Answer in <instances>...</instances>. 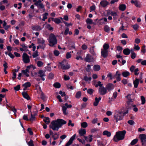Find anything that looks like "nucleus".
Here are the masks:
<instances>
[{"label": "nucleus", "mask_w": 146, "mask_h": 146, "mask_svg": "<svg viewBox=\"0 0 146 146\" xmlns=\"http://www.w3.org/2000/svg\"><path fill=\"white\" fill-rule=\"evenodd\" d=\"M108 50H103L101 49V56L104 58H106L108 55Z\"/></svg>", "instance_id": "ddd939ff"}, {"label": "nucleus", "mask_w": 146, "mask_h": 146, "mask_svg": "<svg viewBox=\"0 0 146 146\" xmlns=\"http://www.w3.org/2000/svg\"><path fill=\"white\" fill-rule=\"evenodd\" d=\"M53 86L56 88H59L60 87V84L58 82H56L54 84Z\"/></svg>", "instance_id": "37998d69"}, {"label": "nucleus", "mask_w": 146, "mask_h": 146, "mask_svg": "<svg viewBox=\"0 0 146 146\" xmlns=\"http://www.w3.org/2000/svg\"><path fill=\"white\" fill-rule=\"evenodd\" d=\"M37 41L39 44H44L45 42V41L43 38H41L37 39Z\"/></svg>", "instance_id": "c85d7f7f"}, {"label": "nucleus", "mask_w": 146, "mask_h": 146, "mask_svg": "<svg viewBox=\"0 0 146 146\" xmlns=\"http://www.w3.org/2000/svg\"><path fill=\"white\" fill-rule=\"evenodd\" d=\"M73 141V136H72L69 141L66 144L65 146H71Z\"/></svg>", "instance_id": "a878e982"}, {"label": "nucleus", "mask_w": 146, "mask_h": 146, "mask_svg": "<svg viewBox=\"0 0 146 146\" xmlns=\"http://www.w3.org/2000/svg\"><path fill=\"white\" fill-rule=\"evenodd\" d=\"M21 46L22 47V48H20V50L21 51L26 52L29 51L27 46H26L25 44H21Z\"/></svg>", "instance_id": "2eb2a0df"}, {"label": "nucleus", "mask_w": 146, "mask_h": 146, "mask_svg": "<svg viewBox=\"0 0 146 146\" xmlns=\"http://www.w3.org/2000/svg\"><path fill=\"white\" fill-rule=\"evenodd\" d=\"M127 123L131 125H133L135 124V122L133 121L132 120H129Z\"/></svg>", "instance_id": "e2e57ef3"}, {"label": "nucleus", "mask_w": 146, "mask_h": 146, "mask_svg": "<svg viewBox=\"0 0 146 146\" xmlns=\"http://www.w3.org/2000/svg\"><path fill=\"white\" fill-rule=\"evenodd\" d=\"M104 30L106 33H108L110 30V28L108 25H105L104 28Z\"/></svg>", "instance_id": "4c0bfd02"}, {"label": "nucleus", "mask_w": 146, "mask_h": 146, "mask_svg": "<svg viewBox=\"0 0 146 146\" xmlns=\"http://www.w3.org/2000/svg\"><path fill=\"white\" fill-rule=\"evenodd\" d=\"M131 95L130 94H128L126 96V97L127 99L128 100V102L129 103L132 102V99L131 98Z\"/></svg>", "instance_id": "49530a36"}, {"label": "nucleus", "mask_w": 146, "mask_h": 146, "mask_svg": "<svg viewBox=\"0 0 146 146\" xmlns=\"http://www.w3.org/2000/svg\"><path fill=\"white\" fill-rule=\"evenodd\" d=\"M48 15V13H46L43 14V18L42 19V20L43 21H45V20L47 19V16Z\"/></svg>", "instance_id": "ea45409f"}, {"label": "nucleus", "mask_w": 146, "mask_h": 146, "mask_svg": "<svg viewBox=\"0 0 146 146\" xmlns=\"http://www.w3.org/2000/svg\"><path fill=\"white\" fill-rule=\"evenodd\" d=\"M103 20V18H102L101 19H100L99 20L98 22V24L100 25H103V24H106L107 23H105V22L101 21L102 20Z\"/></svg>", "instance_id": "09e8293b"}, {"label": "nucleus", "mask_w": 146, "mask_h": 146, "mask_svg": "<svg viewBox=\"0 0 146 146\" xmlns=\"http://www.w3.org/2000/svg\"><path fill=\"white\" fill-rule=\"evenodd\" d=\"M138 141L137 139H135L133 140L131 142L130 144L131 145H133L136 144Z\"/></svg>", "instance_id": "79ce46f5"}, {"label": "nucleus", "mask_w": 146, "mask_h": 146, "mask_svg": "<svg viewBox=\"0 0 146 146\" xmlns=\"http://www.w3.org/2000/svg\"><path fill=\"white\" fill-rule=\"evenodd\" d=\"M109 2L106 0H103L101 1L100 3V4L103 7H106L108 5Z\"/></svg>", "instance_id": "dca6fc26"}, {"label": "nucleus", "mask_w": 146, "mask_h": 146, "mask_svg": "<svg viewBox=\"0 0 146 146\" xmlns=\"http://www.w3.org/2000/svg\"><path fill=\"white\" fill-rule=\"evenodd\" d=\"M139 137L141 140L142 145H144L146 142V135L144 134H141L139 135Z\"/></svg>", "instance_id": "1a4fd4ad"}, {"label": "nucleus", "mask_w": 146, "mask_h": 146, "mask_svg": "<svg viewBox=\"0 0 146 146\" xmlns=\"http://www.w3.org/2000/svg\"><path fill=\"white\" fill-rule=\"evenodd\" d=\"M46 28L50 31L53 30V28L51 27V25L50 24H48L46 25Z\"/></svg>", "instance_id": "69168bd1"}, {"label": "nucleus", "mask_w": 146, "mask_h": 146, "mask_svg": "<svg viewBox=\"0 0 146 146\" xmlns=\"http://www.w3.org/2000/svg\"><path fill=\"white\" fill-rule=\"evenodd\" d=\"M32 29L37 31H39L41 30V28L39 26H34L32 27Z\"/></svg>", "instance_id": "c756f323"}, {"label": "nucleus", "mask_w": 146, "mask_h": 146, "mask_svg": "<svg viewBox=\"0 0 146 146\" xmlns=\"http://www.w3.org/2000/svg\"><path fill=\"white\" fill-rule=\"evenodd\" d=\"M38 76L41 78V80L43 81L45 80V78L43 77L45 76V72L42 70H41L38 72Z\"/></svg>", "instance_id": "f8f14e48"}, {"label": "nucleus", "mask_w": 146, "mask_h": 146, "mask_svg": "<svg viewBox=\"0 0 146 146\" xmlns=\"http://www.w3.org/2000/svg\"><path fill=\"white\" fill-rule=\"evenodd\" d=\"M37 7L39 8L42 9L44 12L45 11L44 6L42 3H41L40 4H39V5L37 6Z\"/></svg>", "instance_id": "f704fd0d"}, {"label": "nucleus", "mask_w": 146, "mask_h": 146, "mask_svg": "<svg viewBox=\"0 0 146 146\" xmlns=\"http://www.w3.org/2000/svg\"><path fill=\"white\" fill-rule=\"evenodd\" d=\"M105 87L108 92H110L114 89V86L113 84L109 83L106 85Z\"/></svg>", "instance_id": "9d476101"}, {"label": "nucleus", "mask_w": 146, "mask_h": 146, "mask_svg": "<svg viewBox=\"0 0 146 146\" xmlns=\"http://www.w3.org/2000/svg\"><path fill=\"white\" fill-rule=\"evenodd\" d=\"M48 41L49 45L52 47L53 46L57 43V40L55 36L53 34H51L49 36Z\"/></svg>", "instance_id": "7ed1b4c3"}, {"label": "nucleus", "mask_w": 146, "mask_h": 146, "mask_svg": "<svg viewBox=\"0 0 146 146\" xmlns=\"http://www.w3.org/2000/svg\"><path fill=\"white\" fill-rule=\"evenodd\" d=\"M114 118L117 123L118 122V121L122 120L123 117L122 114V111L116 112L114 115Z\"/></svg>", "instance_id": "20e7f679"}, {"label": "nucleus", "mask_w": 146, "mask_h": 146, "mask_svg": "<svg viewBox=\"0 0 146 146\" xmlns=\"http://www.w3.org/2000/svg\"><path fill=\"white\" fill-rule=\"evenodd\" d=\"M102 134L104 135H107L108 137H110L111 135V133L107 130L104 131Z\"/></svg>", "instance_id": "bb28decb"}, {"label": "nucleus", "mask_w": 146, "mask_h": 146, "mask_svg": "<svg viewBox=\"0 0 146 146\" xmlns=\"http://www.w3.org/2000/svg\"><path fill=\"white\" fill-rule=\"evenodd\" d=\"M93 70L95 71H98L100 69V65H95L93 67Z\"/></svg>", "instance_id": "cd10ccee"}, {"label": "nucleus", "mask_w": 146, "mask_h": 146, "mask_svg": "<svg viewBox=\"0 0 146 146\" xmlns=\"http://www.w3.org/2000/svg\"><path fill=\"white\" fill-rule=\"evenodd\" d=\"M67 108L65 106H62V110L63 113V114L65 115H66L67 114V113L66 112Z\"/></svg>", "instance_id": "a19ab883"}, {"label": "nucleus", "mask_w": 146, "mask_h": 146, "mask_svg": "<svg viewBox=\"0 0 146 146\" xmlns=\"http://www.w3.org/2000/svg\"><path fill=\"white\" fill-rule=\"evenodd\" d=\"M37 115V111L36 110L33 111L32 113L31 111V117L29 119V121H33L35 120V116Z\"/></svg>", "instance_id": "6e6552de"}, {"label": "nucleus", "mask_w": 146, "mask_h": 146, "mask_svg": "<svg viewBox=\"0 0 146 146\" xmlns=\"http://www.w3.org/2000/svg\"><path fill=\"white\" fill-rule=\"evenodd\" d=\"M36 64L38 67H42L44 64V63L41 61H38L36 62Z\"/></svg>", "instance_id": "72a5a7b5"}, {"label": "nucleus", "mask_w": 146, "mask_h": 146, "mask_svg": "<svg viewBox=\"0 0 146 146\" xmlns=\"http://www.w3.org/2000/svg\"><path fill=\"white\" fill-rule=\"evenodd\" d=\"M92 79L91 77H88L87 76H85L84 78V80L86 81H87L88 80L90 81Z\"/></svg>", "instance_id": "5fc2aeb1"}, {"label": "nucleus", "mask_w": 146, "mask_h": 146, "mask_svg": "<svg viewBox=\"0 0 146 146\" xmlns=\"http://www.w3.org/2000/svg\"><path fill=\"white\" fill-rule=\"evenodd\" d=\"M60 64L61 66V68L63 69L67 70L70 68V65L67 63V60L66 59H64Z\"/></svg>", "instance_id": "39448f33"}, {"label": "nucleus", "mask_w": 146, "mask_h": 146, "mask_svg": "<svg viewBox=\"0 0 146 146\" xmlns=\"http://www.w3.org/2000/svg\"><path fill=\"white\" fill-rule=\"evenodd\" d=\"M103 50H108V49L109 48V46L108 44L105 43L103 46Z\"/></svg>", "instance_id": "e433bc0d"}, {"label": "nucleus", "mask_w": 146, "mask_h": 146, "mask_svg": "<svg viewBox=\"0 0 146 146\" xmlns=\"http://www.w3.org/2000/svg\"><path fill=\"white\" fill-rule=\"evenodd\" d=\"M86 22L87 24H92L93 23L92 20L89 18H87L86 19Z\"/></svg>", "instance_id": "8fccbe9b"}, {"label": "nucleus", "mask_w": 146, "mask_h": 146, "mask_svg": "<svg viewBox=\"0 0 146 146\" xmlns=\"http://www.w3.org/2000/svg\"><path fill=\"white\" fill-rule=\"evenodd\" d=\"M94 90L91 88L88 89L87 90V93L90 95H92L93 94Z\"/></svg>", "instance_id": "c03bdc74"}, {"label": "nucleus", "mask_w": 146, "mask_h": 146, "mask_svg": "<svg viewBox=\"0 0 146 146\" xmlns=\"http://www.w3.org/2000/svg\"><path fill=\"white\" fill-rule=\"evenodd\" d=\"M79 133L81 136H83L86 134V131L85 129H81L79 131Z\"/></svg>", "instance_id": "aec40b11"}, {"label": "nucleus", "mask_w": 146, "mask_h": 146, "mask_svg": "<svg viewBox=\"0 0 146 146\" xmlns=\"http://www.w3.org/2000/svg\"><path fill=\"white\" fill-rule=\"evenodd\" d=\"M132 27L135 30L137 31L139 27V26L137 24H135L133 25H132Z\"/></svg>", "instance_id": "de8ad7c7"}, {"label": "nucleus", "mask_w": 146, "mask_h": 146, "mask_svg": "<svg viewBox=\"0 0 146 146\" xmlns=\"http://www.w3.org/2000/svg\"><path fill=\"white\" fill-rule=\"evenodd\" d=\"M66 121L60 119H58L56 120L53 121L49 126L50 128L54 131H58L63 125L66 124Z\"/></svg>", "instance_id": "f257e3e1"}, {"label": "nucleus", "mask_w": 146, "mask_h": 146, "mask_svg": "<svg viewBox=\"0 0 146 146\" xmlns=\"http://www.w3.org/2000/svg\"><path fill=\"white\" fill-rule=\"evenodd\" d=\"M139 79L136 78L135 80L133 82L134 88H136L138 87V86L139 84Z\"/></svg>", "instance_id": "6ab92c4d"}, {"label": "nucleus", "mask_w": 146, "mask_h": 146, "mask_svg": "<svg viewBox=\"0 0 146 146\" xmlns=\"http://www.w3.org/2000/svg\"><path fill=\"white\" fill-rule=\"evenodd\" d=\"M145 47L146 46L145 45H143L141 47V51L143 54H144L146 52Z\"/></svg>", "instance_id": "603ef678"}, {"label": "nucleus", "mask_w": 146, "mask_h": 146, "mask_svg": "<svg viewBox=\"0 0 146 146\" xmlns=\"http://www.w3.org/2000/svg\"><path fill=\"white\" fill-rule=\"evenodd\" d=\"M43 121L46 124H48L50 122V119L48 117H45L43 119Z\"/></svg>", "instance_id": "473e14b6"}, {"label": "nucleus", "mask_w": 146, "mask_h": 146, "mask_svg": "<svg viewBox=\"0 0 146 146\" xmlns=\"http://www.w3.org/2000/svg\"><path fill=\"white\" fill-rule=\"evenodd\" d=\"M101 97H100L98 98L96 97L95 99V101L94 102L93 105L94 106H97L100 102L101 100Z\"/></svg>", "instance_id": "f3484780"}, {"label": "nucleus", "mask_w": 146, "mask_h": 146, "mask_svg": "<svg viewBox=\"0 0 146 146\" xmlns=\"http://www.w3.org/2000/svg\"><path fill=\"white\" fill-rule=\"evenodd\" d=\"M22 57L24 63H28L30 62L29 57L26 53H23Z\"/></svg>", "instance_id": "0eeeda50"}, {"label": "nucleus", "mask_w": 146, "mask_h": 146, "mask_svg": "<svg viewBox=\"0 0 146 146\" xmlns=\"http://www.w3.org/2000/svg\"><path fill=\"white\" fill-rule=\"evenodd\" d=\"M131 52L130 50L128 48H126L124 49L123 51V53L125 55H129Z\"/></svg>", "instance_id": "412c9836"}, {"label": "nucleus", "mask_w": 146, "mask_h": 146, "mask_svg": "<svg viewBox=\"0 0 146 146\" xmlns=\"http://www.w3.org/2000/svg\"><path fill=\"white\" fill-rule=\"evenodd\" d=\"M54 54L56 56H58L59 55L60 53L59 51L55 50L54 51Z\"/></svg>", "instance_id": "0e129e2a"}, {"label": "nucleus", "mask_w": 146, "mask_h": 146, "mask_svg": "<svg viewBox=\"0 0 146 146\" xmlns=\"http://www.w3.org/2000/svg\"><path fill=\"white\" fill-rule=\"evenodd\" d=\"M98 92L101 95H105L108 92L106 88L103 86L99 88Z\"/></svg>", "instance_id": "423d86ee"}, {"label": "nucleus", "mask_w": 146, "mask_h": 146, "mask_svg": "<svg viewBox=\"0 0 146 146\" xmlns=\"http://www.w3.org/2000/svg\"><path fill=\"white\" fill-rule=\"evenodd\" d=\"M31 86V84L30 82H28L23 84V86L25 88L30 87Z\"/></svg>", "instance_id": "58836bf2"}, {"label": "nucleus", "mask_w": 146, "mask_h": 146, "mask_svg": "<svg viewBox=\"0 0 146 146\" xmlns=\"http://www.w3.org/2000/svg\"><path fill=\"white\" fill-rule=\"evenodd\" d=\"M141 104L142 105L144 104L145 102V97L143 96H141Z\"/></svg>", "instance_id": "864d4df0"}, {"label": "nucleus", "mask_w": 146, "mask_h": 146, "mask_svg": "<svg viewBox=\"0 0 146 146\" xmlns=\"http://www.w3.org/2000/svg\"><path fill=\"white\" fill-rule=\"evenodd\" d=\"M71 52H67L66 56V57L67 59H68L71 57V55L70 54Z\"/></svg>", "instance_id": "680f3d73"}, {"label": "nucleus", "mask_w": 146, "mask_h": 146, "mask_svg": "<svg viewBox=\"0 0 146 146\" xmlns=\"http://www.w3.org/2000/svg\"><path fill=\"white\" fill-rule=\"evenodd\" d=\"M27 144L29 146H34L33 141L32 140H30V141L28 142Z\"/></svg>", "instance_id": "4d7b16f0"}, {"label": "nucleus", "mask_w": 146, "mask_h": 146, "mask_svg": "<svg viewBox=\"0 0 146 146\" xmlns=\"http://www.w3.org/2000/svg\"><path fill=\"white\" fill-rule=\"evenodd\" d=\"M22 94L24 98L27 99V100H30V97L27 92H22Z\"/></svg>", "instance_id": "b1692460"}, {"label": "nucleus", "mask_w": 146, "mask_h": 146, "mask_svg": "<svg viewBox=\"0 0 146 146\" xmlns=\"http://www.w3.org/2000/svg\"><path fill=\"white\" fill-rule=\"evenodd\" d=\"M92 59V57L91 55L89 54H88L84 60L86 62H90L91 61Z\"/></svg>", "instance_id": "4be33fe9"}, {"label": "nucleus", "mask_w": 146, "mask_h": 146, "mask_svg": "<svg viewBox=\"0 0 146 146\" xmlns=\"http://www.w3.org/2000/svg\"><path fill=\"white\" fill-rule=\"evenodd\" d=\"M96 9V7L95 5H93L91 6L90 8V10H91L90 11L91 12V11H94Z\"/></svg>", "instance_id": "338daca9"}, {"label": "nucleus", "mask_w": 146, "mask_h": 146, "mask_svg": "<svg viewBox=\"0 0 146 146\" xmlns=\"http://www.w3.org/2000/svg\"><path fill=\"white\" fill-rule=\"evenodd\" d=\"M126 132L125 130L117 132L113 137V141L115 142H118L120 140H123L124 138Z\"/></svg>", "instance_id": "f03ea898"}, {"label": "nucleus", "mask_w": 146, "mask_h": 146, "mask_svg": "<svg viewBox=\"0 0 146 146\" xmlns=\"http://www.w3.org/2000/svg\"><path fill=\"white\" fill-rule=\"evenodd\" d=\"M23 119L27 121H29V119L28 117V115H24L23 116Z\"/></svg>", "instance_id": "13d9d810"}, {"label": "nucleus", "mask_w": 146, "mask_h": 146, "mask_svg": "<svg viewBox=\"0 0 146 146\" xmlns=\"http://www.w3.org/2000/svg\"><path fill=\"white\" fill-rule=\"evenodd\" d=\"M81 92L80 91H78L76 94L75 97L77 99L79 98L81 96Z\"/></svg>", "instance_id": "a18cd8bd"}, {"label": "nucleus", "mask_w": 146, "mask_h": 146, "mask_svg": "<svg viewBox=\"0 0 146 146\" xmlns=\"http://www.w3.org/2000/svg\"><path fill=\"white\" fill-rule=\"evenodd\" d=\"M99 131V129L97 128H94L91 130V132L92 133H94L95 132Z\"/></svg>", "instance_id": "052dcab7"}, {"label": "nucleus", "mask_w": 146, "mask_h": 146, "mask_svg": "<svg viewBox=\"0 0 146 146\" xmlns=\"http://www.w3.org/2000/svg\"><path fill=\"white\" fill-rule=\"evenodd\" d=\"M41 2L42 1L41 0H38V1L36 0V1L35 2L34 4L37 6L39 5V4L42 3Z\"/></svg>", "instance_id": "bf43d9fd"}, {"label": "nucleus", "mask_w": 146, "mask_h": 146, "mask_svg": "<svg viewBox=\"0 0 146 146\" xmlns=\"http://www.w3.org/2000/svg\"><path fill=\"white\" fill-rule=\"evenodd\" d=\"M20 88V85H17V86L14 87V88L16 91L19 90Z\"/></svg>", "instance_id": "774afa93"}, {"label": "nucleus", "mask_w": 146, "mask_h": 146, "mask_svg": "<svg viewBox=\"0 0 146 146\" xmlns=\"http://www.w3.org/2000/svg\"><path fill=\"white\" fill-rule=\"evenodd\" d=\"M121 74L119 72L117 71H116L115 76H116V78L117 81L119 82L121 80V78H120Z\"/></svg>", "instance_id": "a211bd4d"}, {"label": "nucleus", "mask_w": 146, "mask_h": 146, "mask_svg": "<svg viewBox=\"0 0 146 146\" xmlns=\"http://www.w3.org/2000/svg\"><path fill=\"white\" fill-rule=\"evenodd\" d=\"M40 97L43 100H44L46 98V96L42 92H41Z\"/></svg>", "instance_id": "6e6d98bb"}, {"label": "nucleus", "mask_w": 146, "mask_h": 146, "mask_svg": "<svg viewBox=\"0 0 146 146\" xmlns=\"http://www.w3.org/2000/svg\"><path fill=\"white\" fill-rule=\"evenodd\" d=\"M22 72L26 77H28L29 76V75L28 74L29 72L28 71H27V70H23L22 71Z\"/></svg>", "instance_id": "c9c22d12"}, {"label": "nucleus", "mask_w": 146, "mask_h": 146, "mask_svg": "<svg viewBox=\"0 0 146 146\" xmlns=\"http://www.w3.org/2000/svg\"><path fill=\"white\" fill-rule=\"evenodd\" d=\"M94 46H93L90 48V52L93 56H94L96 55V53L94 50Z\"/></svg>", "instance_id": "2f4dec72"}, {"label": "nucleus", "mask_w": 146, "mask_h": 146, "mask_svg": "<svg viewBox=\"0 0 146 146\" xmlns=\"http://www.w3.org/2000/svg\"><path fill=\"white\" fill-rule=\"evenodd\" d=\"M131 3L134 4L137 7L140 8L141 7V4L140 2L137 0H135V1L131 0Z\"/></svg>", "instance_id": "9b49d317"}, {"label": "nucleus", "mask_w": 146, "mask_h": 146, "mask_svg": "<svg viewBox=\"0 0 146 146\" xmlns=\"http://www.w3.org/2000/svg\"><path fill=\"white\" fill-rule=\"evenodd\" d=\"M36 68L35 66H34L33 65H31L27 66L26 70H27V71H28L29 72L30 71H32L33 70L36 69Z\"/></svg>", "instance_id": "4468645a"}, {"label": "nucleus", "mask_w": 146, "mask_h": 146, "mask_svg": "<svg viewBox=\"0 0 146 146\" xmlns=\"http://www.w3.org/2000/svg\"><path fill=\"white\" fill-rule=\"evenodd\" d=\"M81 127L84 128L88 126V124L86 122H83L81 123Z\"/></svg>", "instance_id": "3c124183"}, {"label": "nucleus", "mask_w": 146, "mask_h": 146, "mask_svg": "<svg viewBox=\"0 0 146 146\" xmlns=\"http://www.w3.org/2000/svg\"><path fill=\"white\" fill-rule=\"evenodd\" d=\"M126 9V5L125 4H122L119 5V9L121 11H124Z\"/></svg>", "instance_id": "5701e85b"}, {"label": "nucleus", "mask_w": 146, "mask_h": 146, "mask_svg": "<svg viewBox=\"0 0 146 146\" xmlns=\"http://www.w3.org/2000/svg\"><path fill=\"white\" fill-rule=\"evenodd\" d=\"M52 20L53 21H54L56 23L59 24L60 23V20L58 18H51Z\"/></svg>", "instance_id": "7c9ffc66"}, {"label": "nucleus", "mask_w": 146, "mask_h": 146, "mask_svg": "<svg viewBox=\"0 0 146 146\" xmlns=\"http://www.w3.org/2000/svg\"><path fill=\"white\" fill-rule=\"evenodd\" d=\"M122 76L126 78L130 75V73L127 71H123L122 73Z\"/></svg>", "instance_id": "393cba45"}]
</instances>
